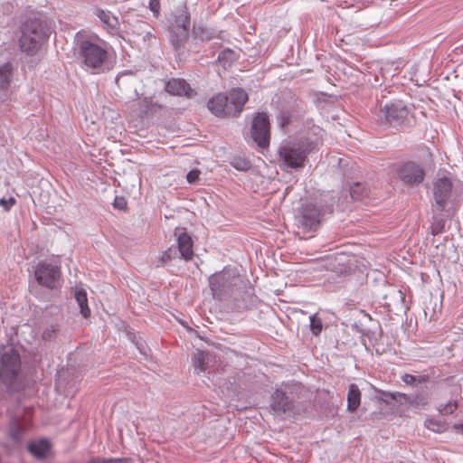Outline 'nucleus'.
Returning a JSON list of instances; mask_svg holds the SVG:
<instances>
[{"label": "nucleus", "mask_w": 463, "mask_h": 463, "mask_svg": "<svg viewBox=\"0 0 463 463\" xmlns=\"http://www.w3.org/2000/svg\"><path fill=\"white\" fill-rule=\"evenodd\" d=\"M74 43L78 59L86 71L100 74L113 69L115 50L97 33L79 31L74 36Z\"/></svg>", "instance_id": "f257e3e1"}, {"label": "nucleus", "mask_w": 463, "mask_h": 463, "mask_svg": "<svg viewBox=\"0 0 463 463\" xmlns=\"http://www.w3.org/2000/svg\"><path fill=\"white\" fill-rule=\"evenodd\" d=\"M19 39L20 48L23 52L33 54L41 46L43 40L50 36V28L41 18H28L21 27Z\"/></svg>", "instance_id": "f03ea898"}, {"label": "nucleus", "mask_w": 463, "mask_h": 463, "mask_svg": "<svg viewBox=\"0 0 463 463\" xmlns=\"http://www.w3.org/2000/svg\"><path fill=\"white\" fill-rule=\"evenodd\" d=\"M242 282V277L234 269H224L209 278V286L213 298L228 300L237 298L236 289Z\"/></svg>", "instance_id": "7ed1b4c3"}, {"label": "nucleus", "mask_w": 463, "mask_h": 463, "mask_svg": "<svg viewBox=\"0 0 463 463\" xmlns=\"http://www.w3.org/2000/svg\"><path fill=\"white\" fill-rule=\"evenodd\" d=\"M313 148V143L307 139L283 142L278 150L279 160L289 168L302 167Z\"/></svg>", "instance_id": "20e7f679"}, {"label": "nucleus", "mask_w": 463, "mask_h": 463, "mask_svg": "<svg viewBox=\"0 0 463 463\" xmlns=\"http://www.w3.org/2000/svg\"><path fill=\"white\" fill-rule=\"evenodd\" d=\"M270 408L274 414L279 417H290L296 412V404L288 384L277 388L270 397Z\"/></svg>", "instance_id": "39448f33"}, {"label": "nucleus", "mask_w": 463, "mask_h": 463, "mask_svg": "<svg viewBox=\"0 0 463 463\" xmlns=\"http://www.w3.org/2000/svg\"><path fill=\"white\" fill-rule=\"evenodd\" d=\"M21 367V359L14 348H0V379L11 385L16 378Z\"/></svg>", "instance_id": "423d86ee"}, {"label": "nucleus", "mask_w": 463, "mask_h": 463, "mask_svg": "<svg viewBox=\"0 0 463 463\" xmlns=\"http://www.w3.org/2000/svg\"><path fill=\"white\" fill-rule=\"evenodd\" d=\"M170 43L175 52L181 55L184 53L185 44L189 38L190 14L183 12L175 17V24L170 27Z\"/></svg>", "instance_id": "0eeeda50"}, {"label": "nucleus", "mask_w": 463, "mask_h": 463, "mask_svg": "<svg viewBox=\"0 0 463 463\" xmlns=\"http://www.w3.org/2000/svg\"><path fill=\"white\" fill-rule=\"evenodd\" d=\"M34 278L42 287L51 290L56 289L61 284V268L47 260L40 261L35 267Z\"/></svg>", "instance_id": "6e6552de"}, {"label": "nucleus", "mask_w": 463, "mask_h": 463, "mask_svg": "<svg viewBox=\"0 0 463 463\" xmlns=\"http://www.w3.org/2000/svg\"><path fill=\"white\" fill-rule=\"evenodd\" d=\"M322 215L321 209L316 204H303L295 216V222L303 233L315 232L320 225Z\"/></svg>", "instance_id": "1a4fd4ad"}, {"label": "nucleus", "mask_w": 463, "mask_h": 463, "mask_svg": "<svg viewBox=\"0 0 463 463\" xmlns=\"http://www.w3.org/2000/svg\"><path fill=\"white\" fill-rule=\"evenodd\" d=\"M250 137L253 142L260 148L269 145V121L265 112H259L252 120Z\"/></svg>", "instance_id": "9d476101"}, {"label": "nucleus", "mask_w": 463, "mask_h": 463, "mask_svg": "<svg viewBox=\"0 0 463 463\" xmlns=\"http://www.w3.org/2000/svg\"><path fill=\"white\" fill-rule=\"evenodd\" d=\"M452 187L453 184L449 177L445 175L441 176L440 174L438 175L437 178L433 182L432 188L437 211H444L446 203L451 196Z\"/></svg>", "instance_id": "9b49d317"}, {"label": "nucleus", "mask_w": 463, "mask_h": 463, "mask_svg": "<svg viewBox=\"0 0 463 463\" xmlns=\"http://www.w3.org/2000/svg\"><path fill=\"white\" fill-rule=\"evenodd\" d=\"M382 113L391 126H401L404 123L409 115L408 107L402 101L386 104L382 109Z\"/></svg>", "instance_id": "f8f14e48"}, {"label": "nucleus", "mask_w": 463, "mask_h": 463, "mask_svg": "<svg viewBox=\"0 0 463 463\" xmlns=\"http://www.w3.org/2000/svg\"><path fill=\"white\" fill-rule=\"evenodd\" d=\"M399 178L407 184H419L423 181L424 170L422 167L412 162H406L397 169Z\"/></svg>", "instance_id": "ddd939ff"}, {"label": "nucleus", "mask_w": 463, "mask_h": 463, "mask_svg": "<svg viewBox=\"0 0 463 463\" xmlns=\"http://www.w3.org/2000/svg\"><path fill=\"white\" fill-rule=\"evenodd\" d=\"M247 100L248 94L242 89H232L227 95L228 117H236L240 114Z\"/></svg>", "instance_id": "4468645a"}, {"label": "nucleus", "mask_w": 463, "mask_h": 463, "mask_svg": "<svg viewBox=\"0 0 463 463\" xmlns=\"http://www.w3.org/2000/svg\"><path fill=\"white\" fill-rule=\"evenodd\" d=\"M235 294L237 295V298L232 299L237 303L239 307L242 308H248L250 306L253 305L257 298L253 288L244 278H242V282L238 286Z\"/></svg>", "instance_id": "2eb2a0df"}, {"label": "nucleus", "mask_w": 463, "mask_h": 463, "mask_svg": "<svg viewBox=\"0 0 463 463\" xmlns=\"http://www.w3.org/2000/svg\"><path fill=\"white\" fill-rule=\"evenodd\" d=\"M165 90L167 93L174 96L192 98L196 94L190 84L184 79L173 78L169 80L165 83Z\"/></svg>", "instance_id": "dca6fc26"}, {"label": "nucleus", "mask_w": 463, "mask_h": 463, "mask_svg": "<svg viewBox=\"0 0 463 463\" xmlns=\"http://www.w3.org/2000/svg\"><path fill=\"white\" fill-rule=\"evenodd\" d=\"M215 363V358L212 353L196 349L192 356V364L194 373L200 374L205 372Z\"/></svg>", "instance_id": "f3484780"}, {"label": "nucleus", "mask_w": 463, "mask_h": 463, "mask_svg": "<svg viewBox=\"0 0 463 463\" xmlns=\"http://www.w3.org/2000/svg\"><path fill=\"white\" fill-rule=\"evenodd\" d=\"M93 14L100 20L103 28L106 29L109 33L116 34L118 33V19L110 11L96 8Z\"/></svg>", "instance_id": "a211bd4d"}, {"label": "nucleus", "mask_w": 463, "mask_h": 463, "mask_svg": "<svg viewBox=\"0 0 463 463\" xmlns=\"http://www.w3.org/2000/svg\"><path fill=\"white\" fill-rule=\"evenodd\" d=\"M177 250L180 258L188 261L194 257L193 240L186 232H182L177 235Z\"/></svg>", "instance_id": "6ab92c4d"}, {"label": "nucleus", "mask_w": 463, "mask_h": 463, "mask_svg": "<svg viewBox=\"0 0 463 463\" xmlns=\"http://www.w3.org/2000/svg\"><path fill=\"white\" fill-rule=\"evenodd\" d=\"M209 110L217 117H228L227 95L218 93L213 96L207 103Z\"/></svg>", "instance_id": "aec40b11"}, {"label": "nucleus", "mask_w": 463, "mask_h": 463, "mask_svg": "<svg viewBox=\"0 0 463 463\" xmlns=\"http://www.w3.org/2000/svg\"><path fill=\"white\" fill-rule=\"evenodd\" d=\"M28 426L29 423L26 420H22L19 418L12 419L8 426L9 437L16 443L21 442Z\"/></svg>", "instance_id": "412c9836"}, {"label": "nucleus", "mask_w": 463, "mask_h": 463, "mask_svg": "<svg viewBox=\"0 0 463 463\" xmlns=\"http://www.w3.org/2000/svg\"><path fill=\"white\" fill-rule=\"evenodd\" d=\"M346 402V409L349 412H354L359 408L361 404V391L355 383L349 384Z\"/></svg>", "instance_id": "4be33fe9"}, {"label": "nucleus", "mask_w": 463, "mask_h": 463, "mask_svg": "<svg viewBox=\"0 0 463 463\" xmlns=\"http://www.w3.org/2000/svg\"><path fill=\"white\" fill-rule=\"evenodd\" d=\"M51 449V445L47 439H40L30 442L28 446L29 452L36 458H45Z\"/></svg>", "instance_id": "5701e85b"}, {"label": "nucleus", "mask_w": 463, "mask_h": 463, "mask_svg": "<svg viewBox=\"0 0 463 463\" xmlns=\"http://www.w3.org/2000/svg\"><path fill=\"white\" fill-rule=\"evenodd\" d=\"M74 298L79 305L80 312L84 318H88L90 316V309L88 306L87 292L80 287H76L74 290Z\"/></svg>", "instance_id": "b1692460"}, {"label": "nucleus", "mask_w": 463, "mask_h": 463, "mask_svg": "<svg viewBox=\"0 0 463 463\" xmlns=\"http://www.w3.org/2000/svg\"><path fill=\"white\" fill-rule=\"evenodd\" d=\"M193 33L195 38H198L203 42H208L216 37L219 39H222V37L220 34L216 35L213 30L208 28L197 27L194 29Z\"/></svg>", "instance_id": "393cba45"}, {"label": "nucleus", "mask_w": 463, "mask_h": 463, "mask_svg": "<svg viewBox=\"0 0 463 463\" xmlns=\"http://www.w3.org/2000/svg\"><path fill=\"white\" fill-rule=\"evenodd\" d=\"M12 76V64L6 62L0 67V89H5L9 85Z\"/></svg>", "instance_id": "a878e982"}, {"label": "nucleus", "mask_w": 463, "mask_h": 463, "mask_svg": "<svg viewBox=\"0 0 463 463\" xmlns=\"http://www.w3.org/2000/svg\"><path fill=\"white\" fill-rule=\"evenodd\" d=\"M157 105L156 103L153 102L152 99L151 98H144L141 101H140V116L143 117V116H146L148 115L149 113H152L155 111V108L156 107Z\"/></svg>", "instance_id": "bb28decb"}, {"label": "nucleus", "mask_w": 463, "mask_h": 463, "mask_svg": "<svg viewBox=\"0 0 463 463\" xmlns=\"http://www.w3.org/2000/svg\"><path fill=\"white\" fill-rule=\"evenodd\" d=\"M309 326L314 335H318L321 333L323 324L321 318L318 317L317 314H313L309 317Z\"/></svg>", "instance_id": "cd10ccee"}, {"label": "nucleus", "mask_w": 463, "mask_h": 463, "mask_svg": "<svg viewBox=\"0 0 463 463\" xmlns=\"http://www.w3.org/2000/svg\"><path fill=\"white\" fill-rule=\"evenodd\" d=\"M235 58V52L229 48L222 51L218 55V61L222 62L223 66L230 65Z\"/></svg>", "instance_id": "c85d7f7f"}, {"label": "nucleus", "mask_w": 463, "mask_h": 463, "mask_svg": "<svg viewBox=\"0 0 463 463\" xmlns=\"http://www.w3.org/2000/svg\"><path fill=\"white\" fill-rule=\"evenodd\" d=\"M424 425L428 430L433 432L441 433L445 430V425L441 421L435 419H427L424 422Z\"/></svg>", "instance_id": "c756f323"}, {"label": "nucleus", "mask_w": 463, "mask_h": 463, "mask_svg": "<svg viewBox=\"0 0 463 463\" xmlns=\"http://www.w3.org/2000/svg\"><path fill=\"white\" fill-rule=\"evenodd\" d=\"M230 163L233 168L239 171H246L250 166V162L241 156L232 157Z\"/></svg>", "instance_id": "7c9ffc66"}, {"label": "nucleus", "mask_w": 463, "mask_h": 463, "mask_svg": "<svg viewBox=\"0 0 463 463\" xmlns=\"http://www.w3.org/2000/svg\"><path fill=\"white\" fill-rule=\"evenodd\" d=\"M178 254H179V251H178L177 248L175 246H171L162 253V255L160 257V262L164 265L167 261L177 258Z\"/></svg>", "instance_id": "2f4dec72"}, {"label": "nucleus", "mask_w": 463, "mask_h": 463, "mask_svg": "<svg viewBox=\"0 0 463 463\" xmlns=\"http://www.w3.org/2000/svg\"><path fill=\"white\" fill-rule=\"evenodd\" d=\"M457 409L458 403L456 401H449L439 405V411L443 415L452 414Z\"/></svg>", "instance_id": "473e14b6"}, {"label": "nucleus", "mask_w": 463, "mask_h": 463, "mask_svg": "<svg viewBox=\"0 0 463 463\" xmlns=\"http://www.w3.org/2000/svg\"><path fill=\"white\" fill-rule=\"evenodd\" d=\"M56 327L54 326H47L42 335V337L43 340H52L56 336Z\"/></svg>", "instance_id": "72a5a7b5"}, {"label": "nucleus", "mask_w": 463, "mask_h": 463, "mask_svg": "<svg viewBox=\"0 0 463 463\" xmlns=\"http://www.w3.org/2000/svg\"><path fill=\"white\" fill-rule=\"evenodd\" d=\"M363 187L360 184H355L350 188V195L354 200H360Z\"/></svg>", "instance_id": "f704fd0d"}, {"label": "nucleus", "mask_w": 463, "mask_h": 463, "mask_svg": "<svg viewBox=\"0 0 463 463\" xmlns=\"http://www.w3.org/2000/svg\"><path fill=\"white\" fill-rule=\"evenodd\" d=\"M430 229H431L432 235H437V234L441 233L444 230V222L442 220H436L431 224Z\"/></svg>", "instance_id": "c9c22d12"}, {"label": "nucleus", "mask_w": 463, "mask_h": 463, "mask_svg": "<svg viewBox=\"0 0 463 463\" xmlns=\"http://www.w3.org/2000/svg\"><path fill=\"white\" fill-rule=\"evenodd\" d=\"M149 9L155 17H158L160 14V0H149Z\"/></svg>", "instance_id": "e433bc0d"}, {"label": "nucleus", "mask_w": 463, "mask_h": 463, "mask_svg": "<svg viewBox=\"0 0 463 463\" xmlns=\"http://www.w3.org/2000/svg\"><path fill=\"white\" fill-rule=\"evenodd\" d=\"M200 171L193 169L186 175V180L189 184H195L199 180Z\"/></svg>", "instance_id": "4c0bfd02"}, {"label": "nucleus", "mask_w": 463, "mask_h": 463, "mask_svg": "<svg viewBox=\"0 0 463 463\" xmlns=\"http://www.w3.org/2000/svg\"><path fill=\"white\" fill-rule=\"evenodd\" d=\"M15 199L14 197H9L8 199L6 198H1L0 199V205L5 210V211H9L12 206L14 205L15 203Z\"/></svg>", "instance_id": "58836bf2"}, {"label": "nucleus", "mask_w": 463, "mask_h": 463, "mask_svg": "<svg viewBox=\"0 0 463 463\" xmlns=\"http://www.w3.org/2000/svg\"><path fill=\"white\" fill-rule=\"evenodd\" d=\"M113 204L115 208L122 210L126 207L127 203L123 197H116Z\"/></svg>", "instance_id": "ea45409f"}, {"label": "nucleus", "mask_w": 463, "mask_h": 463, "mask_svg": "<svg viewBox=\"0 0 463 463\" xmlns=\"http://www.w3.org/2000/svg\"><path fill=\"white\" fill-rule=\"evenodd\" d=\"M402 380L406 383V384H410V385H412L414 384V383L416 382V377L412 374H404L402 377Z\"/></svg>", "instance_id": "a19ab883"}, {"label": "nucleus", "mask_w": 463, "mask_h": 463, "mask_svg": "<svg viewBox=\"0 0 463 463\" xmlns=\"http://www.w3.org/2000/svg\"><path fill=\"white\" fill-rule=\"evenodd\" d=\"M136 345H137V348L139 350L140 354H144V355H147V353H146V346L139 342H137L136 343Z\"/></svg>", "instance_id": "79ce46f5"}, {"label": "nucleus", "mask_w": 463, "mask_h": 463, "mask_svg": "<svg viewBox=\"0 0 463 463\" xmlns=\"http://www.w3.org/2000/svg\"><path fill=\"white\" fill-rule=\"evenodd\" d=\"M453 428L456 430L457 433L463 434V423H456L453 425Z\"/></svg>", "instance_id": "37998d69"}, {"label": "nucleus", "mask_w": 463, "mask_h": 463, "mask_svg": "<svg viewBox=\"0 0 463 463\" xmlns=\"http://www.w3.org/2000/svg\"><path fill=\"white\" fill-rule=\"evenodd\" d=\"M128 74L132 75L133 73H132V71H124L119 72V73H118V77H122V76H124V75H128Z\"/></svg>", "instance_id": "c03bdc74"}]
</instances>
